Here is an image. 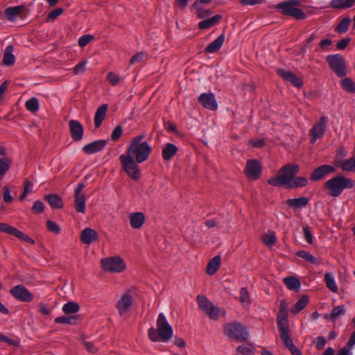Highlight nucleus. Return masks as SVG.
I'll list each match as a JSON object with an SVG mask.
<instances>
[{"mask_svg":"<svg viewBox=\"0 0 355 355\" xmlns=\"http://www.w3.org/2000/svg\"><path fill=\"white\" fill-rule=\"evenodd\" d=\"M145 137L146 135L141 134L132 138L124 155L132 157L138 163L146 161L152 152V148L146 141H142Z\"/></svg>","mask_w":355,"mask_h":355,"instance_id":"obj_1","label":"nucleus"},{"mask_svg":"<svg viewBox=\"0 0 355 355\" xmlns=\"http://www.w3.org/2000/svg\"><path fill=\"white\" fill-rule=\"evenodd\" d=\"M173 328L165 315L160 313L157 320V328L150 327L148 335L152 342L162 341L166 343L173 336Z\"/></svg>","mask_w":355,"mask_h":355,"instance_id":"obj_2","label":"nucleus"},{"mask_svg":"<svg viewBox=\"0 0 355 355\" xmlns=\"http://www.w3.org/2000/svg\"><path fill=\"white\" fill-rule=\"evenodd\" d=\"M355 186L354 180L340 175H336L324 184V188L327 190V194L331 197H338L345 189H350Z\"/></svg>","mask_w":355,"mask_h":355,"instance_id":"obj_3","label":"nucleus"},{"mask_svg":"<svg viewBox=\"0 0 355 355\" xmlns=\"http://www.w3.org/2000/svg\"><path fill=\"white\" fill-rule=\"evenodd\" d=\"M299 170L300 166L297 164H285L278 171L277 176L269 179L268 183L274 187H286L288 188Z\"/></svg>","mask_w":355,"mask_h":355,"instance_id":"obj_4","label":"nucleus"},{"mask_svg":"<svg viewBox=\"0 0 355 355\" xmlns=\"http://www.w3.org/2000/svg\"><path fill=\"white\" fill-rule=\"evenodd\" d=\"M224 334L230 339L244 341L249 337L245 327L238 322L227 323L223 327Z\"/></svg>","mask_w":355,"mask_h":355,"instance_id":"obj_5","label":"nucleus"},{"mask_svg":"<svg viewBox=\"0 0 355 355\" xmlns=\"http://www.w3.org/2000/svg\"><path fill=\"white\" fill-rule=\"evenodd\" d=\"M119 160L123 170L131 179L137 180L141 178V171L136 159L122 154L119 156Z\"/></svg>","mask_w":355,"mask_h":355,"instance_id":"obj_6","label":"nucleus"},{"mask_svg":"<svg viewBox=\"0 0 355 355\" xmlns=\"http://www.w3.org/2000/svg\"><path fill=\"white\" fill-rule=\"evenodd\" d=\"M330 68L338 77H345L347 74L346 63L340 54L329 55L326 58Z\"/></svg>","mask_w":355,"mask_h":355,"instance_id":"obj_7","label":"nucleus"},{"mask_svg":"<svg viewBox=\"0 0 355 355\" xmlns=\"http://www.w3.org/2000/svg\"><path fill=\"white\" fill-rule=\"evenodd\" d=\"M101 262L103 270L111 272H120L125 268L124 261L119 257L104 258Z\"/></svg>","mask_w":355,"mask_h":355,"instance_id":"obj_8","label":"nucleus"},{"mask_svg":"<svg viewBox=\"0 0 355 355\" xmlns=\"http://www.w3.org/2000/svg\"><path fill=\"white\" fill-rule=\"evenodd\" d=\"M327 116H323L311 128L309 132L310 142L311 144H314L317 139L323 137L327 129Z\"/></svg>","mask_w":355,"mask_h":355,"instance_id":"obj_9","label":"nucleus"},{"mask_svg":"<svg viewBox=\"0 0 355 355\" xmlns=\"http://www.w3.org/2000/svg\"><path fill=\"white\" fill-rule=\"evenodd\" d=\"M277 8L281 10V12L284 15L290 16L297 20L304 19L306 17V14L300 8L293 7L290 3L283 1L277 5Z\"/></svg>","mask_w":355,"mask_h":355,"instance_id":"obj_10","label":"nucleus"},{"mask_svg":"<svg viewBox=\"0 0 355 355\" xmlns=\"http://www.w3.org/2000/svg\"><path fill=\"white\" fill-rule=\"evenodd\" d=\"M262 171L261 163L257 159H250L247 162L245 173L250 180H257L259 178Z\"/></svg>","mask_w":355,"mask_h":355,"instance_id":"obj_11","label":"nucleus"},{"mask_svg":"<svg viewBox=\"0 0 355 355\" xmlns=\"http://www.w3.org/2000/svg\"><path fill=\"white\" fill-rule=\"evenodd\" d=\"M10 293L20 302H30L33 300V295L21 284L12 287L10 290Z\"/></svg>","mask_w":355,"mask_h":355,"instance_id":"obj_12","label":"nucleus"},{"mask_svg":"<svg viewBox=\"0 0 355 355\" xmlns=\"http://www.w3.org/2000/svg\"><path fill=\"white\" fill-rule=\"evenodd\" d=\"M85 188L84 183H78L74 193L75 202L74 207L77 212L85 214V196L82 193Z\"/></svg>","mask_w":355,"mask_h":355,"instance_id":"obj_13","label":"nucleus"},{"mask_svg":"<svg viewBox=\"0 0 355 355\" xmlns=\"http://www.w3.org/2000/svg\"><path fill=\"white\" fill-rule=\"evenodd\" d=\"M137 292L135 288H132L128 290L123 294L121 298L117 302V308L120 311H125L129 309L134 301V297L136 296Z\"/></svg>","mask_w":355,"mask_h":355,"instance_id":"obj_14","label":"nucleus"},{"mask_svg":"<svg viewBox=\"0 0 355 355\" xmlns=\"http://www.w3.org/2000/svg\"><path fill=\"white\" fill-rule=\"evenodd\" d=\"M198 101L205 109L216 110L218 108V103L213 93L201 94Z\"/></svg>","mask_w":355,"mask_h":355,"instance_id":"obj_15","label":"nucleus"},{"mask_svg":"<svg viewBox=\"0 0 355 355\" xmlns=\"http://www.w3.org/2000/svg\"><path fill=\"white\" fill-rule=\"evenodd\" d=\"M277 73L285 81L290 83L297 88H300L303 86V81L302 79L290 71L283 69H277Z\"/></svg>","mask_w":355,"mask_h":355,"instance_id":"obj_16","label":"nucleus"},{"mask_svg":"<svg viewBox=\"0 0 355 355\" xmlns=\"http://www.w3.org/2000/svg\"><path fill=\"white\" fill-rule=\"evenodd\" d=\"M336 168L331 165H322L316 168L311 174L310 180L314 182L325 178L327 175L334 173Z\"/></svg>","mask_w":355,"mask_h":355,"instance_id":"obj_17","label":"nucleus"},{"mask_svg":"<svg viewBox=\"0 0 355 355\" xmlns=\"http://www.w3.org/2000/svg\"><path fill=\"white\" fill-rule=\"evenodd\" d=\"M69 131L71 138L75 141H80L83 137L84 128L77 120L71 119L69 121Z\"/></svg>","mask_w":355,"mask_h":355,"instance_id":"obj_18","label":"nucleus"},{"mask_svg":"<svg viewBox=\"0 0 355 355\" xmlns=\"http://www.w3.org/2000/svg\"><path fill=\"white\" fill-rule=\"evenodd\" d=\"M24 5L8 7L4 10V15L9 21H15L17 18L21 17V13L25 10Z\"/></svg>","mask_w":355,"mask_h":355,"instance_id":"obj_19","label":"nucleus"},{"mask_svg":"<svg viewBox=\"0 0 355 355\" xmlns=\"http://www.w3.org/2000/svg\"><path fill=\"white\" fill-rule=\"evenodd\" d=\"M107 141L104 139L96 140L86 144L83 147L85 154L91 155L101 151L105 146Z\"/></svg>","mask_w":355,"mask_h":355,"instance_id":"obj_20","label":"nucleus"},{"mask_svg":"<svg viewBox=\"0 0 355 355\" xmlns=\"http://www.w3.org/2000/svg\"><path fill=\"white\" fill-rule=\"evenodd\" d=\"M97 239L98 234L92 228L87 227L80 233V241L84 244L89 245Z\"/></svg>","mask_w":355,"mask_h":355,"instance_id":"obj_21","label":"nucleus"},{"mask_svg":"<svg viewBox=\"0 0 355 355\" xmlns=\"http://www.w3.org/2000/svg\"><path fill=\"white\" fill-rule=\"evenodd\" d=\"M277 322L280 334L289 332L288 312H279L277 316Z\"/></svg>","mask_w":355,"mask_h":355,"instance_id":"obj_22","label":"nucleus"},{"mask_svg":"<svg viewBox=\"0 0 355 355\" xmlns=\"http://www.w3.org/2000/svg\"><path fill=\"white\" fill-rule=\"evenodd\" d=\"M129 218L131 227L139 229L144 225L146 218L142 212H135L130 214Z\"/></svg>","mask_w":355,"mask_h":355,"instance_id":"obj_23","label":"nucleus"},{"mask_svg":"<svg viewBox=\"0 0 355 355\" xmlns=\"http://www.w3.org/2000/svg\"><path fill=\"white\" fill-rule=\"evenodd\" d=\"M225 40L224 34L219 35L216 40L211 42L205 49V51L209 53H213L217 52L222 47Z\"/></svg>","mask_w":355,"mask_h":355,"instance_id":"obj_24","label":"nucleus"},{"mask_svg":"<svg viewBox=\"0 0 355 355\" xmlns=\"http://www.w3.org/2000/svg\"><path fill=\"white\" fill-rule=\"evenodd\" d=\"M178 147L171 143H167L164 147L162 155L165 161H170L178 153Z\"/></svg>","mask_w":355,"mask_h":355,"instance_id":"obj_25","label":"nucleus"},{"mask_svg":"<svg viewBox=\"0 0 355 355\" xmlns=\"http://www.w3.org/2000/svg\"><path fill=\"white\" fill-rule=\"evenodd\" d=\"M75 312H65L62 316L55 319V322L62 324H74L77 322L78 317L74 314Z\"/></svg>","mask_w":355,"mask_h":355,"instance_id":"obj_26","label":"nucleus"},{"mask_svg":"<svg viewBox=\"0 0 355 355\" xmlns=\"http://www.w3.org/2000/svg\"><path fill=\"white\" fill-rule=\"evenodd\" d=\"M107 108L108 105L107 104H103L96 110L94 116V124L96 128L101 125L102 122L105 117Z\"/></svg>","mask_w":355,"mask_h":355,"instance_id":"obj_27","label":"nucleus"},{"mask_svg":"<svg viewBox=\"0 0 355 355\" xmlns=\"http://www.w3.org/2000/svg\"><path fill=\"white\" fill-rule=\"evenodd\" d=\"M286 203L290 207L302 209L309 204V199L304 196L297 198H289L286 200Z\"/></svg>","mask_w":355,"mask_h":355,"instance_id":"obj_28","label":"nucleus"},{"mask_svg":"<svg viewBox=\"0 0 355 355\" xmlns=\"http://www.w3.org/2000/svg\"><path fill=\"white\" fill-rule=\"evenodd\" d=\"M329 7L336 10H346L353 7L352 0H331Z\"/></svg>","mask_w":355,"mask_h":355,"instance_id":"obj_29","label":"nucleus"},{"mask_svg":"<svg viewBox=\"0 0 355 355\" xmlns=\"http://www.w3.org/2000/svg\"><path fill=\"white\" fill-rule=\"evenodd\" d=\"M197 302L202 311H218L216 307L204 295H198Z\"/></svg>","mask_w":355,"mask_h":355,"instance_id":"obj_30","label":"nucleus"},{"mask_svg":"<svg viewBox=\"0 0 355 355\" xmlns=\"http://www.w3.org/2000/svg\"><path fill=\"white\" fill-rule=\"evenodd\" d=\"M336 165L344 171L355 172V155L345 161L336 162Z\"/></svg>","mask_w":355,"mask_h":355,"instance_id":"obj_31","label":"nucleus"},{"mask_svg":"<svg viewBox=\"0 0 355 355\" xmlns=\"http://www.w3.org/2000/svg\"><path fill=\"white\" fill-rule=\"evenodd\" d=\"M44 198L53 209H61L63 207L62 198L56 194L46 195Z\"/></svg>","mask_w":355,"mask_h":355,"instance_id":"obj_32","label":"nucleus"},{"mask_svg":"<svg viewBox=\"0 0 355 355\" xmlns=\"http://www.w3.org/2000/svg\"><path fill=\"white\" fill-rule=\"evenodd\" d=\"M221 19L222 16L220 15H216L211 18L201 21L198 24V27L200 29L209 28L210 27L217 24Z\"/></svg>","mask_w":355,"mask_h":355,"instance_id":"obj_33","label":"nucleus"},{"mask_svg":"<svg viewBox=\"0 0 355 355\" xmlns=\"http://www.w3.org/2000/svg\"><path fill=\"white\" fill-rule=\"evenodd\" d=\"M286 287L291 291H298L300 288L301 283L297 277L290 276L283 279Z\"/></svg>","mask_w":355,"mask_h":355,"instance_id":"obj_34","label":"nucleus"},{"mask_svg":"<svg viewBox=\"0 0 355 355\" xmlns=\"http://www.w3.org/2000/svg\"><path fill=\"white\" fill-rule=\"evenodd\" d=\"M220 257L219 255L215 256L208 263L207 266V273L212 275L216 272L220 264Z\"/></svg>","mask_w":355,"mask_h":355,"instance_id":"obj_35","label":"nucleus"},{"mask_svg":"<svg viewBox=\"0 0 355 355\" xmlns=\"http://www.w3.org/2000/svg\"><path fill=\"white\" fill-rule=\"evenodd\" d=\"M13 47L11 45H8L6 47L3 58V63L6 66H10L15 62V56L12 54Z\"/></svg>","mask_w":355,"mask_h":355,"instance_id":"obj_36","label":"nucleus"},{"mask_svg":"<svg viewBox=\"0 0 355 355\" xmlns=\"http://www.w3.org/2000/svg\"><path fill=\"white\" fill-rule=\"evenodd\" d=\"M324 281L327 287L333 293H338V288L334 276L330 272H327L324 275Z\"/></svg>","mask_w":355,"mask_h":355,"instance_id":"obj_37","label":"nucleus"},{"mask_svg":"<svg viewBox=\"0 0 355 355\" xmlns=\"http://www.w3.org/2000/svg\"><path fill=\"white\" fill-rule=\"evenodd\" d=\"M340 85L347 92L355 93V82L352 78H344L340 81Z\"/></svg>","mask_w":355,"mask_h":355,"instance_id":"obj_38","label":"nucleus"},{"mask_svg":"<svg viewBox=\"0 0 355 355\" xmlns=\"http://www.w3.org/2000/svg\"><path fill=\"white\" fill-rule=\"evenodd\" d=\"M308 184V180L304 177L294 176L288 188H298L305 187Z\"/></svg>","mask_w":355,"mask_h":355,"instance_id":"obj_39","label":"nucleus"},{"mask_svg":"<svg viewBox=\"0 0 355 355\" xmlns=\"http://www.w3.org/2000/svg\"><path fill=\"white\" fill-rule=\"evenodd\" d=\"M295 254L297 257L304 259L306 261H307L310 263H312V264L319 263V262L318 261V259L313 255H312L307 251L300 250V251H297Z\"/></svg>","mask_w":355,"mask_h":355,"instance_id":"obj_40","label":"nucleus"},{"mask_svg":"<svg viewBox=\"0 0 355 355\" xmlns=\"http://www.w3.org/2000/svg\"><path fill=\"white\" fill-rule=\"evenodd\" d=\"M25 107L32 113L37 112L40 107L37 98L33 97L28 99L25 103Z\"/></svg>","mask_w":355,"mask_h":355,"instance_id":"obj_41","label":"nucleus"},{"mask_svg":"<svg viewBox=\"0 0 355 355\" xmlns=\"http://www.w3.org/2000/svg\"><path fill=\"white\" fill-rule=\"evenodd\" d=\"M350 22L351 19L348 17L343 19L336 28L335 31L338 33H346L349 28Z\"/></svg>","mask_w":355,"mask_h":355,"instance_id":"obj_42","label":"nucleus"},{"mask_svg":"<svg viewBox=\"0 0 355 355\" xmlns=\"http://www.w3.org/2000/svg\"><path fill=\"white\" fill-rule=\"evenodd\" d=\"M309 302V297L307 295H302L300 300L292 307L291 311H302L304 309Z\"/></svg>","mask_w":355,"mask_h":355,"instance_id":"obj_43","label":"nucleus"},{"mask_svg":"<svg viewBox=\"0 0 355 355\" xmlns=\"http://www.w3.org/2000/svg\"><path fill=\"white\" fill-rule=\"evenodd\" d=\"M280 337L285 346L288 347L289 350L295 346L291 338L289 332L280 334Z\"/></svg>","mask_w":355,"mask_h":355,"instance_id":"obj_44","label":"nucleus"},{"mask_svg":"<svg viewBox=\"0 0 355 355\" xmlns=\"http://www.w3.org/2000/svg\"><path fill=\"white\" fill-rule=\"evenodd\" d=\"M262 241L267 246L272 245L277 241V238L274 232L265 234L262 236Z\"/></svg>","mask_w":355,"mask_h":355,"instance_id":"obj_45","label":"nucleus"},{"mask_svg":"<svg viewBox=\"0 0 355 355\" xmlns=\"http://www.w3.org/2000/svg\"><path fill=\"white\" fill-rule=\"evenodd\" d=\"M240 302L244 306L248 305L250 302L248 291L245 287L241 288L240 290Z\"/></svg>","mask_w":355,"mask_h":355,"instance_id":"obj_46","label":"nucleus"},{"mask_svg":"<svg viewBox=\"0 0 355 355\" xmlns=\"http://www.w3.org/2000/svg\"><path fill=\"white\" fill-rule=\"evenodd\" d=\"M13 236L18 239H20L24 241H26L28 243H31V244L35 243V241L33 239H31L28 235L25 234L22 232L18 230L17 228L15 229Z\"/></svg>","mask_w":355,"mask_h":355,"instance_id":"obj_47","label":"nucleus"},{"mask_svg":"<svg viewBox=\"0 0 355 355\" xmlns=\"http://www.w3.org/2000/svg\"><path fill=\"white\" fill-rule=\"evenodd\" d=\"M46 228L49 232L55 234H59L61 232L60 226L53 220H49L46 222Z\"/></svg>","mask_w":355,"mask_h":355,"instance_id":"obj_48","label":"nucleus"},{"mask_svg":"<svg viewBox=\"0 0 355 355\" xmlns=\"http://www.w3.org/2000/svg\"><path fill=\"white\" fill-rule=\"evenodd\" d=\"M33 184L28 180H26L24 183V191L19 196L20 200H24L28 192L33 189Z\"/></svg>","mask_w":355,"mask_h":355,"instance_id":"obj_49","label":"nucleus"},{"mask_svg":"<svg viewBox=\"0 0 355 355\" xmlns=\"http://www.w3.org/2000/svg\"><path fill=\"white\" fill-rule=\"evenodd\" d=\"M15 229V227L8 223H0V232L6 233L13 236Z\"/></svg>","mask_w":355,"mask_h":355,"instance_id":"obj_50","label":"nucleus"},{"mask_svg":"<svg viewBox=\"0 0 355 355\" xmlns=\"http://www.w3.org/2000/svg\"><path fill=\"white\" fill-rule=\"evenodd\" d=\"M81 340L83 345L89 352L95 354L98 352V348L94 345V343L85 340L84 336L81 337Z\"/></svg>","mask_w":355,"mask_h":355,"instance_id":"obj_51","label":"nucleus"},{"mask_svg":"<svg viewBox=\"0 0 355 355\" xmlns=\"http://www.w3.org/2000/svg\"><path fill=\"white\" fill-rule=\"evenodd\" d=\"M94 39V37L92 35H83L78 39V45L80 47L87 46L91 41Z\"/></svg>","mask_w":355,"mask_h":355,"instance_id":"obj_52","label":"nucleus"},{"mask_svg":"<svg viewBox=\"0 0 355 355\" xmlns=\"http://www.w3.org/2000/svg\"><path fill=\"white\" fill-rule=\"evenodd\" d=\"M123 132V128L121 125H119L113 130L111 133L110 139L113 141H117L121 136Z\"/></svg>","mask_w":355,"mask_h":355,"instance_id":"obj_53","label":"nucleus"},{"mask_svg":"<svg viewBox=\"0 0 355 355\" xmlns=\"http://www.w3.org/2000/svg\"><path fill=\"white\" fill-rule=\"evenodd\" d=\"M303 237L309 244H311L313 243V235L311 232L310 227L308 225L303 227Z\"/></svg>","mask_w":355,"mask_h":355,"instance_id":"obj_54","label":"nucleus"},{"mask_svg":"<svg viewBox=\"0 0 355 355\" xmlns=\"http://www.w3.org/2000/svg\"><path fill=\"white\" fill-rule=\"evenodd\" d=\"M79 304L77 302L71 301L63 305L62 311H79Z\"/></svg>","mask_w":355,"mask_h":355,"instance_id":"obj_55","label":"nucleus"},{"mask_svg":"<svg viewBox=\"0 0 355 355\" xmlns=\"http://www.w3.org/2000/svg\"><path fill=\"white\" fill-rule=\"evenodd\" d=\"M44 209V203L40 200H36L31 208L32 211L35 214L42 213Z\"/></svg>","mask_w":355,"mask_h":355,"instance_id":"obj_56","label":"nucleus"},{"mask_svg":"<svg viewBox=\"0 0 355 355\" xmlns=\"http://www.w3.org/2000/svg\"><path fill=\"white\" fill-rule=\"evenodd\" d=\"M107 79L112 86H115L119 83L120 77L114 72L110 71L107 75Z\"/></svg>","mask_w":355,"mask_h":355,"instance_id":"obj_57","label":"nucleus"},{"mask_svg":"<svg viewBox=\"0 0 355 355\" xmlns=\"http://www.w3.org/2000/svg\"><path fill=\"white\" fill-rule=\"evenodd\" d=\"M147 58V54L144 52H140L130 58V64H134L141 62L144 58Z\"/></svg>","mask_w":355,"mask_h":355,"instance_id":"obj_58","label":"nucleus"},{"mask_svg":"<svg viewBox=\"0 0 355 355\" xmlns=\"http://www.w3.org/2000/svg\"><path fill=\"white\" fill-rule=\"evenodd\" d=\"M63 12V9L61 8H57L54 10L50 12L47 15V20L51 21L56 19Z\"/></svg>","mask_w":355,"mask_h":355,"instance_id":"obj_59","label":"nucleus"},{"mask_svg":"<svg viewBox=\"0 0 355 355\" xmlns=\"http://www.w3.org/2000/svg\"><path fill=\"white\" fill-rule=\"evenodd\" d=\"M86 64H87V62L86 61L78 62L73 67V73L75 74H79V73H84L85 71V69H86Z\"/></svg>","mask_w":355,"mask_h":355,"instance_id":"obj_60","label":"nucleus"},{"mask_svg":"<svg viewBox=\"0 0 355 355\" xmlns=\"http://www.w3.org/2000/svg\"><path fill=\"white\" fill-rule=\"evenodd\" d=\"M3 198L5 202L10 203L13 200V198L10 194L9 187L6 186L3 187Z\"/></svg>","mask_w":355,"mask_h":355,"instance_id":"obj_61","label":"nucleus"},{"mask_svg":"<svg viewBox=\"0 0 355 355\" xmlns=\"http://www.w3.org/2000/svg\"><path fill=\"white\" fill-rule=\"evenodd\" d=\"M237 351L243 355H250L252 352L251 346L241 345L237 348Z\"/></svg>","mask_w":355,"mask_h":355,"instance_id":"obj_62","label":"nucleus"},{"mask_svg":"<svg viewBox=\"0 0 355 355\" xmlns=\"http://www.w3.org/2000/svg\"><path fill=\"white\" fill-rule=\"evenodd\" d=\"M349 38H343L337 42L336 48L339 50L345 49L349 44Z\"/></svg>","mask_w":355,"mask_h":355,"instance_id":"obj_63","label":"nucleus"},{"mask_svg":"<svg viewBox=\"0 0 355 355\" xmlns=\"http://www.w3.org/2000/svg\"><path fill=\"white\" fill-rule=\"evenodd\" d=\"M208 317L214 320H217L220 318L224 317V312H207Z\"/></svg>","mask_w":355,"mask_h":355,"instance_id":"obj_64","label":"nucleus"}]
</instances>
